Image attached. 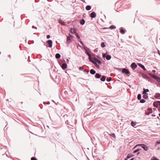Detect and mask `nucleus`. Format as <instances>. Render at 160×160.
<instances>
[{"label": "nucleus", "instance_id": "1", "mask_svg": "<svg viewBox=\"0 0 160 160\" xmlns=\"http://www.w3.org/2000/svg\"><path fill=\"white\" fill-rule=\"evenodd\" d=\"M137 146H141L143 148L145 151H147L148 150V148L144 144H140L137 145Z\"/></svg>", "mask_w": 160, "mask_h": 160}, {"label": "nucleus", "instance_id": "2", "mask_svg": "<svg viewBox=\"0 0 160 160\" xmlns=\"http://www.w3.org/2000/svg\"><path fill=\"white\" fill-rule=\"evenodd\" d=\"M149 74L153 78L157 80V81L160 80V78L155 75H153L151 73H149Z\"/></svg>", "mask_w": 160, "mask_h": 160}, {"label": "nucleus", "instance_id": "3", "mask_svg": "<svg viewBox=\"0 0 160 160\" xmlns=\"http://www.w3.org/2000/svg\"><path fill=\"white\" fill-rule=\"evenodd\" d=\"M122 72L123 73H124L127 74H129V70L128 69L125 68L123 69Z\"/></svg>", "mask_w": 160, "mask_h": 160}, {"label": "nucleus", "instance_id": "4", "mask_svg": "<svg viewBox=\"0 0 160 160\" xmlns=\"http://www.w3.org/2000/svg\"><path fill=\"white\" fill-rule=\"evenodd\" d=\"M131 67L133 69H134L137 68V65L135 63L133 62L131 64Z\"/></svg>", "mask_w": 160, "mask_h": 160}, {"label": "nucleus", "instance_id": "5", "mask_svg": "<svg viewBox=\"0 0 160 160\" xmlns=\"http://www.w3.org/2000/svg\"><path fill=\"white\" fill-rule=\"evenodd\" d=\"M47 43L49 45V47L51 48L52 46V42L51 40H48L47 41Z\"/></svg>", "mask_w": 160, "mask_h": 160}, {"label": "nucleus", "instance_id": "6", "mask_svg": "<svg viewBox=\"0 0 160 160\" xmlns=\"http://www.w3.org/2000/svg\"><path fill=\"white\" fill-rule=\"evenodd\" d=\"M153 105L154 106L157 107L158 106H160V102L158 101L154 103Z\"/></svg>", "mask_w": 160, "mask_h": 160}, {"label": "nucleus", "instance_id": "7", "mask_svg": "<svg viewBox=\"0 0 160 160\" xmlns=\"http://www.w3.org/2000/svg\"><path fill=\"white\" fill-rule=\"evenodd\" d=\"M90 17L92 18H94L96 17V14L94 12H92L90 14Z\"/></svg>", "mask_w": 160, "mask_h": 160}, {"label": "nucleus", "instance_id": "8", "mask_svg": "<svg viewBox=\"0 0 160 160\" xmlns=\"http://www.w3.org/2000/svg\"><path fill=\"white\" fill-rule=\"evenodd\" d=\"M70 32L73 34V33H75V34L76 33H77L76 32V31L74 28H72L70 30Z\"/></svg>", "mask_w": 160, "mask_h": 160}, {"label": "nucleus", "instance_id": "9", "mask_svg": "<svg viewBox=\"0 0 160 160\" xmlns=\"http://www.w3.org/2000/svg\"><path fill=\"white\" fill-rule=\"evenodd\" d=\"M94 60L95 62H96L98 63L99 64H101V62L98 59L96 58H94Z\"/></svg>", "mask_w": 160, "mask_h": 160}, {"label": "nucleus", "instance_id": "10", "mask_svg": "<svg viewBox=\"0 0 160 160\" xmlns=\"http://www.w3.org/2000/svg\"><path fill=\"white\" fill-rule=\"evenodd\" d=\"M72 39L71 38L69 37L68 36H67V42L68 43H70L71 41H72Z\"/></svg>", "mask_w": 160, "mask_h": 160}, {"label": "nucleus", "instance_id": "11", "mask_svg": "<svg viewBox=\"0 0 160 160\" xmlns=\"http://www.w3.org/2000/svg\"><path fill=\"white\" fill-rule=\"evenodd\" d=\"M141 75L142 76V77L144 78L145 79H147V78H148V76L145 74H144V73H142L141 74Z\"/></svg>", "mask_w": 160, "mask_h": 160}, {"label": "nucleus", "instance_id": "12", "mask_svg": "<svg viewBox=\"0 0 160 160\" xmlns=\"http://www.w3.org/2000/svg\"><path fill=\"white\" fill-rule=\"evenodd\" d=\"M101 76V75L98 73H97L95 75V77L96 78H100Z\"/></svg>", "mask_w": 160, "mask_h": 160}, {"label": "nucleus", "instance_id": "13", "mask_svg": "<svg viewBox=\"0 0 160 160\" xmlns=\"http://www.w3.org/2000/svg\"><path fill=\"white\" fill-rule=\"evenodd\" d=\"M143 94V98L144 99H146L148 98V94L147 93H144Z\"/></svg>", "mask_w": 160, "mask_h": 160}, {"label": "nucleus", "instance_id": "14", "mask_svg": "<svg viewBox=\"0 0 160 160\" xmlns=\"http://www.w3.org/2000/svg\"><path fill=\"white\" fill-rule=\"evenodd\" d=\"M138 65L140 67L142 68V69H143L144 70V71H145L146 69L144 67V66L143 65H142V64H140V63H138Z\"/></svg>", "mask_w": 160, "mask_h": 160}, {"label": "nucleus", "instance_id": "15", "mask_svg": "<svg viewBox=\"0 0 160 160\" xmlns=\"http://www.w3.org/2000/svg\"><path fill=\"white\" fill-rule=\"evenodd\" d=\"M67 64L66 63L62 64V67L63 69H65L67 68Z\"/></svg>", "mask_w": 160, "mask_h": 160}, {"label": "nucleus", "instance_id": "16", "mask_svg": "<svg viewBox=\"0 0 160 160\" xmlns=\"http://www.w3.org/2000/svg\"><path fill=\"white\" fill-rule=\"evenodd\" d=\"M148 111H149L148 112H147L148 115H149V114H150V113H152V108H148Z\"/></svg>", "mask_w": 160, "mask_h": 160}, {"label": "nucleus", "instance_id": "17", "mask_svg": "<svg viewBox=\"0 0 160 160\" xmlns=\"http://www.w3.org/2000/svg\"><path fill=\"white\" fill-rule=\"evenodd\" d=\"M90 73L92 74H94L96 73V71L93 69H91L90 71Z\"/></svg>", "mask_w": 160, "mask_h": 160}, {"label": "nucleus", "instance_id": "18", "mask_svg": "<svg viewBox=\"0 0 160 160\" xmlns=\"http://www.w3.org/2000/svg\"><path fill=\"white\" fill-rule=\"evenodd\" d=\"M143 91L142 92V94L147 93L146 92H149V90L148 89H145L143 88Z\"/></svg>", "mask_w": 160, "mask_h": 160}, {"label": "nucleus", "instance_id": "19", "mask_svg": "<svg viewBox=\"0 0 160 160\" xmlns=\"http://www.w3.org/2000/svg\"><path fill=\"white\" fill-rule=\"evenodd\" d=\"M55 57L57 58H59L61 57L59 53H57L55 55Z\"/></svg>", "mask_w": 160, "mask_h": 160}, {"label": "nucleus", "instance_id": "20", "mask_svg": "<svg viewBox=\"0 0 160 160\" xmlns=\"http://www.w3.org/2000/svg\"><path fill=\"white\" fill-rule=\"evenodd\" d=\"M106 59L107 60H109L111 59V57L109 55H107L106 56Z\"/></svg>", "mask_w": 160, "mask_h": 160}, {"label": "nucleus", "instance_id": "21", "mask_svg": "<svg viewBox=\"0 0 160 160\" xmlns=\"http://www.w3.org/2000/svg\"><path fill=\"white\" fill-rule=\"evenodd\" d=\"M86 9L87 10H89L91 9V7L89 5L87 6L86 7Z\"/></svg>", "mask_w": 160, "mask_h": 160}, {"label": "nucleus", "instance_id": "22", "mask_svg": "<svg viewBox=\"0 0 160 160\" xmlns=\"http://www.w3.org/2000/svg\"><path fill=\"white\" fill-rule=\"evenodd\" d=\"M85 22V21L84 19H82L80 21V23L81 25H83L84 24Z\"/></svg>", "mask_w": 160, "mask_h": 160}, {"label": "nucleus", "instance_id": "23", "mask_svg": "<svg viewBox=\"0 0 160 160\" xmlns=\"http://www.w3.org/2000/svg\"><path fill=\"white\" fill-rule=\"evenodd\" d=\"M102 81H104L106 79V78L104 76H102L100 79Z\"/></svg>", "mask_w": 160, "mask_h": 160}, {"label": "nucleus", "instance_id": "24", "mask_svg": "<svg viewBox=\"0 0 160 160\" xmlns=\"http://www.w3.org/2000/svg\"><path fill=\"white\" fill-rule=\"evenodd\" d=\"M89 60L91 61L92 62H94V61L92 60V58L91 57V56H90L89 57Z\"/></svg>", "mask_w": 160, "mask_h": 160}, {"label": "nucleus", "instance_id": "25", "mask_svg": "<svg viewBox=\"0 0 160 160\" xmlns=\"http://www.w3.org/2000/svg\"><path fill=\"white\" fill-rule=\"evenodd\" d=\"M131 124L132 126L134 127L136 125V122L132 121L131 122Z\"/></svg>", "mask_w": 160, "mask_h": 160}, {"label": "nucleus", "instance_id": "26", "mask_svg": "<svg viewBox=\"0 0 160 160\" xmlns=\"http://www.w3.org/2000/svg\"><path fill=\"white\" fill-rule=\"evenodd\" d=\"M120 32L122 34H124L125 33V31L122 29H120Z\"/></svg>", "mask_w": 160, "mask_h": 160}, {"label": "nucleus", "instance_id": "27", "mask_svg": "<svg viewBox=\"0 0 160 160\" xmlns=\"http://www.w3.org/2000/svg\"><path fill=\"white\" fill-rule=\"evenodd\" d=\"M151 160H159L158 159L156 158L155 157H152Z\"/></svg>", "mask_w": 160, "mask_h": 160}, {"label": "nucleus", "instance_id": "28", "mask_svg": "<svg viewBox=\"0 0 160 160\" xmlns=\"http://www.w3.org/2000/svg\"><path fill=\"white\" fill-rule=\"evenodd\" d=\"M101 46L102 48H104L105 47V45L104 44V42H102L101 43Z\"/></svg>", "mask_w": 160, "mask_h": 160}, {"label": "nucleus", "instance_id": "29", "mask_svg": "<svg viewBox=\"0 0 160 160\" xmlns=\"http://www.w3.org/2000/svg\"><path fill=\"white\" fill-rule=\"evenodd\" d=\"M138 99V100H140L141 99V95L140 94H138L137 97Z\"/></svg>", "mask_w": 160, "mask_h": 160}, {"label": "nucleus", "instance_id": "30", "mask_svg": "<svg viewBox=\"0 0 160 160\" xmlns=\"http://www.w3.org/2000/svg\"><path fill=\"white\" fill-rule=\"evenodd\" d=\"M75 35H76V37H77V38L79 39H80V37L79 36V35H78V33H76L75 34Z\"/></svg>", "mask_w": 160, "mask_h": 160}, {"label": "nucleus", "instance_id": "31", "mask_svg": "<svg viewBox=\"0 0 160 160\" xmlns=\"http://www.w3.org/2000/svg\"><path fill=\"white\" fill-rule=\"evenodd\" d=\"M145 102V101L143 99H141L140 100V102L142 103H144Z\"/></svg>", "mask_w": 160, "mask_h": 160}, {"label": "nucleus", "instance_id": "32", "mask_svg": "<svg viewBox=\"0 0 160 160\" xmlns=\"http://www.w3.org/2000/svg\"><path fill=\"white\" fill-rule=\"evenodd\" d=\"M110 28L111 29H115L116 28V27L113 25H111L110 27Z\"/></svg>", "mask_w": 160, "mask_h": 160}, {"label": "nucleus", "instance_id": "33", "mask_svg": "<svg viewBox=\"0 0 160 160\" xmlns=\"http://www.w3.org/2000/svg\"><path fill=\"white\" fill-rule=\"evenodd\" d=\"M111 80V78H107V81L108 82H110Z\"/></svg>", "mask_w": 160, "mask_h": 160}, {"label": "nucleus", "instance_id": "34", "mask_svg": "<svg viewBox=\"0 0 160 160\" xmlns=\"http://www.w3.org/2000/svg\"><path fill=\"white\" fill-rule=\"evenodd\" d=\"M93 63L94 64H95V66L96 67H99V66H98L97 64V63H96V62H93Z\"/></svg>", "mask_w": 160, "mask_h": 160}, {"label": "nucleus", "instance_id": "35", "mask_svg": "<svg viewBox=\"0 0 160 160\" xmlns=\"http://www.w3.org/2000/svg\"><path fill=\"white\" fill-rule=\"evenodd\" d=\"M111 136L114 138H115V136L114 133H112V134H111Z\"/></svg>", "mask_w": 160, "mask_h": 160}, {"label": "nucleus", "instance_id": "36", "mask_svg": "<svg viewBox=\"0 0 160 160\" xmlns=\"http://www.w3.org/2000/svg\"><path fill=\"white\" fill-rule=\"evenodd\" d=\"M69 37L71 38L72 39L73 36L72 35H71L70 34H69V36H68Z\"/></svg>", "mask_w": 160, "mask_h": 160}, {"label": "nucleus", "instance_id": "37", "mask_svg": "<svg viewBox=\"0 0 160 160\" xmlns=\"http://www.w3.org/2000/svg\"><path fill=\"white\" fill-rule=\"evenodd\" d=\"M86 53L88 56L89 57L91 56L90 54L88 52H86Z\"/></svg>", "mask_w": 160, "mask_h": 160}, {"label": "nucleus", "instance_id": "38", "mask_svg": "<svg viewBox=\"0 0 160 160\" xmlns=\"http://www.w3.org/2000/svg\"><path fill=\"white\" fill-rule=\"evenodd\" d=\"M31 160H37V159L34 157H32L31 158Z\"/></svg>", "mask_w": 160, "mask_h": 160}, {"label": "nucleus", "instance_id": "39", "mask_svg": "<svg viewBox=\"0 0 160 160\" xmlns=\"http://www.w3.org/2000/svg\"><path fill=\"white\" fill-rule=\"evenodd\" d=\"M79 69L80 70H82L83 69V67H80L79 68Z\"/></svg>", "mask_w": 160, "mask_h": 160}, {"label": "nucleus", "instance_id": "40", "mask_svg": "<svg viewBox=\"0 0 160 160\" xmlns=\"http://www.w3.org/2000/svg\"><path fill=\"white\" fill-rule=\"evenodd\" d=\"M139 151V149H137L135 150L134 152H133V153H136V152H138V151Z\"/></svg>", "mask_w": 160, "mask_h": 160}, {"label": "nucleus", "instance_id": "41", "mask_svg": "<svg viewBox=\"0 0 160 160\" xmlns=\"http://www.w3.org/2000/svg\"><path fill=\"white\" fill-rule=\"evenodd\" d=\"M59 22L60 23H61V24H62V25H63L64 24V22H63L62 21H59Z\"/></svg>", "mask_w": 160, "mask_h": 160}, {"label": "nucleus", "instance_id": "42", "mask_svg": "<svg viewBox=\"0 0 160 160\" xmlns=\"http://www.w3.org/2000/svg\"><path fill=\"white\" fill-rule=\"evenodd\" d=\"M131 157V156L130 155H128L127 156V158H129Z\"/></svg>", "mask_w": 160, "mask_h": 160}, {"label": "nucleus", "instance_id": "43", "mask_svg": "<svg viewBox=\"0 0 160 160\" xmlns=\"http://www.w3.org/2000/svg\"><path fill=\"white\" fill-rule=\"evenodd\" d=\"M50 36L49 35H47V38L48 39H49V38H50Z\"/></svg>", "mask_w": 160, "mask_h": 160}, {"label": "nucleus", "instance_id": "44", "mask_svg": "<svg viewBox=\"0 0 160 160\" xmlns=\"http://www.w3.org/2000/svg\"><path fill=\"white\" fill-rule=\"evenodd\" d=\"M106 55H105V54H103L102 55L103 58L106 57Z\"/></svg>", "mask_w": 160, "mask_h": 160}, {"label": "nucleus", "instance_id": "45", "mask_svg": "<svg viewBox=\"0 0 160 160\" xmlns=\"http://www.w3.org/2000/svg\"><path fill=\"white\" fill-rule=\"evenodd\" d=\"M79 41L82 44V42L81 41V40H79Z\"/></svg>", "mask_w": 160, "mask_h": 160}, {"label": "nucleus", "instance_id": "46", "mask_svg": "<svg viewBox=\"0 0 160 160\" xmlns=\"http://www.w3.org/2000/svg\"><path fill=\"white\" fill-rule=\"evenodd\" d=\"M157 142L158 144H160V142Z\"/></svg>", "mask_w": 160, "mask_h": 160}, {"label": "nucleus", "instance_id": "47", "mask_svg": "<svg viewBox=\"0 0 160 160\" xmlns=\"http://www.w3.org/2000/svg\"><path fill=\"white\" fill-rule=\"evenodd\" d=\"M134 159V158H132L130 160H133Z\"/></svg>", "mask_w": 160, "mask_h": 160}, {"label": "nucleus", "instance_id": "48", "mask_svg": "<svg viewBox=\"0 0 160 160\" xmlns=\"http://www.w3.org/2000/svg\"><path fill=\"white\" fill-rule=\"evenodd\" d=\"M87 73H88L89 72V70H88L87 71Z\"/></svg>", "mask_w": 160, "mask_h": 160}, {"label": "nucleus", "instance_id": "49", "mask_svg": "<svg viewBox=\"0 0 160 160\" xmlns=\"http://www.w3.org/2000/svg\"><path fill=\"white\" fill-rule=\"evenodd\" d=\"M9 57L10 58H11V56L10 55H9Z\"/></svg>", "mask_w": 160, "mask_h": 160}, {"label": "nucleus", "instance_id": "50", "mask_svg": "<svg viewBox=\"0 0 160 160\" xmlns=\"http://www.w3.org/2000/svg\"><path fill=\"white\" fill-rule=\"evenodd\" d=\"M124 160H127V158H125Z\"/></svg>", "mask_w": 160, "mask_h": 160}, {"label": "nucleus", "instance_id": "51", "mask_svg": "<svg viewBox=\"0 0 160 160\" xmlns=\"http://www.w3.org/2000/svg\"><path fill=\"white\" fill-rule=\"evenodd\" d=\"M159 116L160 117V113H159Z\"/></svg>", "mask_w": 160, "mask_h": 160}, {"label": "nucleus", "instance_id": "52", "mask_svg": "<svg viewBox=\"0 0 160 160\" xmlns=\"http://www.w3.org/2000/svg\"><path fill=\"white\" fill-rule=\"evenodd\" d=\"M84 72H85V71H86V70H85H85H84Z\"/></svg>", "mask_w": 160, "mask_h": 160}, {"label": "nucleus", "instance_id": "53", "mask_svg": "<svg viewBox=\"0 0 160 160\" xmlns=\"http://www.w3.org/2000/svg\"><path fill=\"white\" fill-rule=\"evenodd\" d=\"M139 153V152H138V154Z\"/></svg>", "mask_w": 160, "mask_h": 160}]
</instances>
